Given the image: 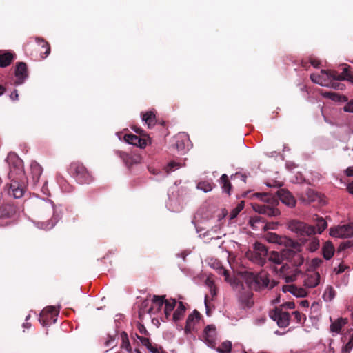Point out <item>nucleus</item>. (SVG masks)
<instances>
[{"label":"nucleus","mask_w":353,"mask_h":353,"mask_svg":"<svg viewBox=\"0 0 353 353\" xmlns=\"http://www.w3.org/2000/svg\"><path fill=\"white\" fill-rule=\"evenodd\" d=\"M279 307H282L283 310V308L294 309L295 307V303L292 301H288L283 303Z\"/></svg>","instance_id":"nucleus-52"},{"label":"nucleus","mask_w":353,"mask_h":353,"mask_svg":"<svg viewBox=\"0 0 353 353\" xmlns=\"http://www.w3.org/2000/svg\"><path fill=\"white\" fill-rule=\"evenodd\" d=\"M347 268V267L346 265H343V264H340V265H339V267H338V269L335 268V269H334V271L336 272V273L337 274H341V273H343V272L345 270V269H346Z\"/></svg>","instance_id":"nucleus-57"},{"label":"nucleus","mask_w":353,"mask_h":353,"mask_svg":"<svg viewBox=\"0 0 353 353\" xmlns=\"http://www.w3.org/2000/svg\"><path fill=\"white\" fill-rule=\"evenodd\" d=\"M347 323L346 319L339 318L330 325V331L336 334L339 333L342 327Z\"/></svg>","instance_id":"nucleus-26"},{"label":"nucleus","mask_w":353,"mask_h":353,"mask_svg":"<svg viewBox=\"0 0 353 353\" xmlns=\"http://www.w3.org/2000/svg\"><path fill=\"white\" fill-rule=\"evenodd\" d=\"M328 74L332 76L334 79L338 81L348 80L353 82V74L350 72V66L349 65H346L341 74L337 72H329Z\"/></svg>","instance_id":"nucleus-17"},{"label":"nucleus","mask_w":353,"mask_h":353,"mask_svg":"<svg viewBox=\"0 0 353 353\" xmlns=\"http://www.w3.org/2000/svg\"><path fill=\"white\" fill-rule=\"evenodd\" d=\"M13 58V54L10 52L0 54V67L5 68L8 66L12 63Z\"/></svg>","instance_id":"nucleus-29"},{"label":"nucleus","mask_w":353,"mask_h":353,"mask_svg":"<svg viewBox=\"0 0 353 353\" xmlns=\"http://www.w3.org/2000/svg\"><path fill=\"white\" fill-rule=\"evenodd\" d=\"M149 139L150 138L148 135L144 137L137 136L133 134H125L124 135V140L127 143L141 148H144L147 145Z\"/></svg>","instance_id":"nucleus-12"},{"label":"nucleus","mask_w":353,"mask_h":353,"mask_svg":"<svg viewBox=\"0 0 353 353\" xmlns=\"http://www.w3.org/2000/svg\"><path fill=\"white\" fill-rule=\"evenodd\" d=\"M197 188L205 192H210L213 188V183L208 181H200L197 184Z\"/></svg>","instance_id":"nucleus-35"},{"label":"nucleus","mask_w":353,"mask_h":353,"mask_svg":"<svg viewBox=\"0 0 353 353\" xmlns=\"http://www.w3.org/2000/svg\"><path fill=\"white\" fill-rule=\"evenodd\" d=\"M319 245V241L314 240V241H312L310 243V247H309V249L310 251L312 252H314L316 250H317L318 247Z\"/></svg>","instance_id":"nucleus-53"},{"label":"nucleus","mask_w":353,"mask_h":353,"mask_svg":"<svg viewBox=\"0 0 353 353\" xmlns=\"http://www.w3.org/2000/svg\"><path fill=\"white\" fill-rule=\"evenodd\" d=\"M292 315H294V320L297 323H303L306 319L305 316L298 311L292 312Z\"/></svg>","instance_id":"nucleus-40"},{"label":"nucleus","mask_w":353,"mask_h":353,"mask_svg":"<svg viewBox=\"0 0 353 353\" xmlns=\"http://www.w3.org/2000/svg\"><path fill=\"white\" fill-rule=\"evenodd\" d=\"M148 349L152 352V353H160L159 349L156 346H153L152 344L150 346L148 347Z\"/></svg>","instance_id":"nucleus-61"},{"label":"nucleus","mask_w":353,"mask_h":353,"mask_svg":"<svg viewBox=\"0 0 353 353\" xmlns=\"http://www.w3.org/2000/svg\"><path fill=\"white\" fill-rule=\"evenodd\" d=\"M264 237L269 243L283 245L286 248H292L297 250L301 248V245L298 242L285 236H279L274 232H268Z\"/></svg>","instance_id":"nucleus-6"},{"label":"nucleus","mask_w":353,"mask_h":353,"mask_svg":"<svg viewBox=\"0 0 353 353\" xmlns=\"http://www.w3.org/2000/svg\"><path fill=\"white\" fill-rule=\"evenodd\" d=\"M205 284L209 288V289L211 288V287L212 286H216L214 283V281L211 280L210 278H208L205 280Z\"/></svg>","instance_id":"nucleus-62"},{"label":"nucleus","mask_w":353,"mask_h":353,"mask_svg":"<svg viewBox=\"0 0 353 353\" xmlns=\"http://www.w3.org/2000/svg\"><path fill=\"white\" fill-rule=\"evenodd\" d=\"M268 252V248L265 245L259 242H256L254 244V250L251 252L250 259L254 263L261 266H263L266 263Z\"/></svg>","instance_id":"nucleus-8"},{"label":"nucleus","mask_w":353,"mask_h":353,"mask_svg":"<svg viewBox=\"0 0 353 353\" xmlns=\"http://www.w3.org/2000/svg\"><path fill=\"white\" fill-rule=\"evenodd\" d=\"M219 274H222L223 276H225V279L226 281H228V278H229L230 274H229V272L227 270H225V269H224L223 268H221L220 270H219Z\"/></svg>","instance_id":"nucleus-56"},{"label":"nucleus","mask_w":353,"mask_h":353,"mask_svg":"<svg viewBox=\"0 0 353 353\" xmlns=\"http://www.w3.org/2000/svg\"><path fill=\"white\" fill-rule=\"evenodd\" d=\"M353 348V334L350 336L347 343L343 347L341 353H350Z\"/></svg>","instance_id":"nucleus-39"},{"label":"nucleus","mask_w":353,"mask_h":353,"mask_svg":"<svg viewBox=\"0 0 353 353\" xmlns=\"http://www.w3.org/2000/svg\"><path fill=\"white\" fill-rule=\"evenodd\" d=\"M320 281V274L317 272H310L304 276V285L312 288L317 286Z\"/></svg>","instance_id":"nucleus-16"},{"label":"nucleus","mask_w":353,"mask_h":353,"mask_svg":"<svg viewBox=\"0 0 353 353\" xmlns=\"http://www.w3.org/2000/svg\"><path fill=\"white\" fill-rule=\"evenodd\" d=\"M16 212V208L12 204L7 203L0 206V219L11 218Z\"/></svg>","instance_id":"nucleus-20"},{"label":"nucleus","mask_w":353,"mask_h":353,"mask_svg":"<svg viewBox=\"0 0 353 353\" xmlns=\"http://www.w3.org/2000/svg\"><path fill=\"white\" fill-rule=\"evenodd\" d=\"M59 314V310L54 306H48L44 308L40 314L39 321L43 325L46 326L50 324V321L53 320L54 323L56 319H53Z\"/></svg>","instance_id":"nucleus-10"},{"label":"nucleus","mask_w":353,"mask_h":353,"mask_svg":"<svg viewBox=\"0 0 353 353\" xmlns=\"http://www.w3.org/2000/svg\"><path fill=\"white\" fill-rule=\"evenodd\" d=\"M253 294L250 291H245L241 293L239 296V301L243 305V306L247 307H250L252 306L254 302L252 300Z\"/></svg>","instance_id":"nucleus-22"},{"label":"nucleus","mask_w":353,"mask_h":353,"mask_svg":"<svg viewBox=\"0 0 353 353\" xmlns=\"http://www.w3.org/2000/svg\"><path fill=\"white\" fill-rule=\"evenodd\" d=\"M301 273V271L299 270L297 268L295 269L294 273L291 275H287L285 276V281L287 283H291L296 280V276Z\"/></svg>","instance_id":"nucleus-44"},{"label":"nucleus","mask_w":353,"mask_h":353,"mask_svg":"<svg viewBox=\"0 0 353 353\" xmlns=\"http://www.w3.org/2000/svg\"><path fill=\"white\" fill-rule=\"evenodd\" d=\"M36 41L41 48L39 50L41 58L45 59L50 53V46L49 43L40 37H37Z\"/></svg>","instance_id":"nucleus-21"},{"label":"nucleus","mask_w":353,"mask_h":353,"mask_svg":"<svg viewBox=\"0 0 353 353\" xmlns=\"http://www.w3.org/2000/svg\"><path fill=\"white\" fill-rule=\"evenodd\" d=\"M10 97L12 100L16 101L19 99V94L17 90H14L13 92H11Z\"/></svg>","instance_id":"nucleus-59"},{"label":"nucleus","mask_w":353,"mask_h":353,"mask_svg":"<svg viewBox=\"0 0 353 353\" xmlns=\"http://www.w3.org/2000/svg\"><path fill=\"white\" fill-rule=\"evenodd\" d=\"M119 157L123 160L128 167L138 164L141 162V157L139 154H132L124 152H118Z\"/></svg>","instance_id":"nucleus-15"},{"label":"nucleus","mask_w":353,"mask_h":353,"mask_svg":"<svg viewBox=\"0 0 353 353\" xmlns=\"http://www.w3.org/2000/svg\"><path fill=\"white\" fill-rule=\"evenodd\" d=\"M344 110L348 112H353V100L347 103L344 107Z\"/></svg>","instance_id":"nucleus-54"},{"label":"nucleus","mask_w":353,"mask_h":353,"mask_svg":"<svg viewBox=\"0 0 353 353\" xmlns=\"http://www.w3.org/2000/svg\"><path fill=\"white\" fill-rule=\"evenodd\" d=\"M265 204L254 203L252 205L253 210L260 214H265L268 216H277L280 215L281 212L277 208L279 201L277 198L272 193H255L253 195Z\"/></svg>","instance_id":"nucleus-1"},{"label":"nucleus","mask_w":353,"mask_h":353,"mask_svg":"<svg viewBox=\"0 0 353 353\" xmlns=\"http://www.w3.org/2000/svg\"><path fill=\"white\" fill-rule=\"evenodd\" d=\"M136 337L137 339H139L140 340V341L141 342V343L145 346L147 348L150 346V345L152 344L150 341V339L148 338H145V337H143V336H139L137 334H136Z\"/></svg>","instance_id":"nucleus-50"},{"label":"nucleus","mask_w":353,"mask_h":353,"mask_svg":"<svg viewBox=\"0 0 353 353\" xmlns=\"http://www.w3.org/2000/svg\"><path fill=\"white\" fill-rule=\"evenodd\" d=\"M180 166H181L180 163L174 162V161H171L168 165L166 172H167V173H169L170 172H172V171L179 168Z\"/></svg>","instance_id":"nucleus-45"},{"label":"nucleus","mask_w":353,"mask_h":353,"mask_svg":"<svg viewBox=\"0 0 353 353\" xmlns=\"http://www.w3.org/2000/svg\"><path fill=\"white\" fill-rule=\"evenodd\" d=\"M216 327L213 325H209L204 329L203 337L205 343L210 347H214L216 345Z\"/></svg>","instance_id":"nucleus-14"},{"label":"nucleus","mask_w":353,"mask_h":353,"mask_svg":"<svg viewBox=\"0 0 353 353\" xmlns=\"http://www.w3.org/2000/svg\"><path fill=\"white\" fill-rule=\"evenodd\" d=\"M174 146L179 152H184L185 150V143L183 140L177 138Z\"/></svg>","instance_id":"nucleus-42"},{"label":"nucleus","mask_w":353,"mask_h":353,"mask_svg":"<svg viewBox=\"0 0 353 353\" xmlns=\"http://www.w3.org/2000/svg\"><path fill=\"white\" fill-rule=\"evenodd\" d=\"M310 63L314 67V68H319L320 65V61L319 60H316L315 59H310Z\"/></svg>","instance_id":"nucleus-60"},{"label":"nucleus","mask_w":353,"mask_h":353,"mask_svg":"<svg viewBox=\"0 0 353 353\" xmlns=\"http://www.w3.org/2000/svg\"><path fill=\"white\" fill-rule=\"evenodd\" d=\"M327 226V222L323 218L316 219V227L307 225L306 223L297 220H292L288 223V228L292 232L303 237L313 235L316 232L321 234L325 230Z\"/></svg>","instance_id":"nucleus-2"},{"label":"nucleus","mask_w":353,"mask_h":353,"mask_svg":"<svg viewBox=\"0 0 353 353\" xmlns=\"http://www.w3.org/2000/svg\"><path fill=\"white\" fill-rule=\"evenodd\" d=\"M310 79L312 82L319 84V85H326L325 83L320 81V74H311Z\"/></svg>","instance_id":"nucleus-49"},{"label":"nucleus","mask_w":353,"mask_h":353,"mask_svg":"<svg viewBox=\"0 0 353 353\" xmlns=\"http://www.w3.org/2000/svg\"><path fill=\"white\" fill-rule=\"evenodd\" d=\"M278 199V201H281L283 204L288 207L292 208L296 205V199L292 194L285 189H280L276 191V194H274Z\"/></svg>","instance_id":"nucleus-11"},{"label":"nucleus","mask_w":353,"mask_h":353,"mask_svg":"<svg viewBox=\"0 0 353 353\" xmlns=\"http://www.w3.org/2000/svg\"><path fill=\"white\" fill-rule=\"evenodd\" d=\"M278 227L277 222H268L262 225L261 228L264 230H276Z\"/></svg>","instance_id":"nucleus-43"},{"label":"nucleus","mask_w":353,"mask_h":353,"mask_svg":"<svg viewBox=\"0 0 353 353\" xmlns=\"http://www.w3.org/2000/svg\"><path fill=\"white\" fill-rule=\"evenodd\" d=\"M336 296V291L331 285H327L323 294V299L325 301L330 302L334 299Z\"/></svg>","instance_id":"nucleus-33"},{"label":"nucleus","mask_w":353,"mask_h":353,"mask_svg":"<svg viewBox=\"0 0 353 353\" xmlns=\"http://www.w3.org/2000/svg\"><path fill=\"white\" fill-rule=\"evenodd\" d=\"M347 189L350 194H353V181L348 183Z\"/></svg>","instance_id":"nucleus-64"},{"label":"nucleus","mask_w":353,"mask_h":353,"mask_svg":"<svg viewBox=\"0 0 353 353\" xmlns=\"http://www.w3.org/2000/svg\"><path fill=\"white\" fill-rule=\"evenodd\" d=\"M176 305V301L174 299H167L165 303L164 314L165 317L168 320L169 319L172 312L174 310Z\"/></svg>","instance_id":"nucleus-27"},{"label":"nucleus","mask_w":353,"mask_h":353,"mask_svg":"<svg viewBox=\"0 0 353 353\" xmlns=\"http://www.w3.org/2000/svg\"><path fill=\"white\" fill-rule=\"evenodd\" d=\"M232 349V343L229 341H223L217 348L219 353H230Z\"/></svg>","instance_id":"nucleus-36"},{"label":"nucleus","mask_w":353,"mask_h":353,"mask_svg":"<svg viewBox=\"0 0 353 353\" xmlns=\"http://www.w3.org/2000/svg\"><path fill=\"white\" fill-rule=\"evenodd\" d=\"M334 81H336V79H331L330 81V85L329 87L333 88L335 90H343L345 87V85L339 83V82H335Z\"/></svg>","instance_id":"nucleus-48"},{"label":"nucleus","mask_w":353,"mask_h":353,"mask_svg":"<svg viewBox=\"0 0 353 353\" xmlns=\"http://www.w3.org/2000/svg\"><path fill=\"white\" fill-rule=\"evenodd\" d=\"M186 308L184 305V303L181 301L179 303L178 307L176 310L174 311L173 316H172V321L174 323H176L177 321L181 320L185 313Z\"/></svg>","instance_id":"nucleus-25"},{"label":"nucleus","mask_w":353,"mask_h":353,"mask_svg":"<svg viewBox=\"0 0 353 353\" xmlns=\"http://www.w3.org/2000/svg\"><path fill=\"white\" fill-rule=\"evenodd\" d=\"M324 96L335 101H339L341 99V96L339 94L332 92H325Z\"/></svg>","instance_id":"nucleus-47"},{"label":"nucleus","mask_w":353,"mask_h":353,"mask_svg":"<svg viewBox=\"0 0 353 353\" xmlns=\"http://www.w3.org/2000/svg\"><path fill=\"white\" fill-rule=\"evenodd\" d=\"M268 260L276 264H281L284 260H286L294 267H299L303 263L304 259L301 254V248L297 250L292 248H287L281 251L271 252L268 256Z\"/></svg>","instance_id":"nucleus-3"},{"label":"nucleus","mask_w":353,"mask_h":353,"mask_svg":"<svg viewBox=\"0 0 353 353\" xmlns=\"http://www.w3.org/2000/svg\"><path fill=\"white\" fill-rule=\"evenodd\" d=\"M68 172L79 184H90L94 181L92 173L79 161L72 162Z\"/></svg>","instance_id":"nucleus-5"},{"label":"nucleus","mask_w":353,"mask_h":353,"mask_svg":"<svg viewBox=\"0 0 353 353\" xmlns=\"http://www.w3.org/2000/svg\"><path fill=\"white\" fill-rule=\"evenodd\" d=\"M322 253L324 259H330L334 253V247L330 241H327L324 243L322 248Z\"/></svg>","instance_id":"nucleus-23"},{"label":"nucleus","mask_w":353,"mask_h":353,"mask_svg":"<svg viewBox=\"0 0 353 353\" xmlns=\"http://www.w3.org/2000/svg\"><path fill=\"white\" fill-rule=\"evenodd\" d=\"M330 234L333 237L349 238L353 236V223L339 225L330 229Z\"/></svg>","instance_id":"nucleus-9"},{"label":"nucleus","mask_w":353,"mask_h":353,"mask_svg":"<svg viewBox=\"0 0 353 353\" xmlns=\"http://www.w3.org/2000/svg\"><path fill=\"white\" fill-rule=\"evenodd\" d=\"M353 246V241H347L345 242H343L340 244V245L338 248L337 252H342L345 250L347 248H350Z\"/></svg>","instance_id":"nucleus-41"},{"label":"nucleus","mask_w":353,"mask_h":353,"mask_svg":"<svg viewBox=\"0 0 353 353\" xmlns=\"http://www.w3.org/2000/svg\"><path fill=\"white\" fill-rule=\"evenodd\" d=\"M269 316L274 321L276 322L277 325L281 328H285L290 324V314L284 311L282 307H276L274 310H270Z\"/></svg>","instance_id":"nucleus-7"},{"label":"nucleus","mask_w":353,"mask_h":353,"mask_svg":"<svg viewBox=\"0 0 353 353\" xmlns=\"http://www.w3.org/2000/svg\"><path fill=\"white\" fill-rule=\"evenodd\" d=\"M306 194L307 196V200L310 202L314 201L317 196V194L314 190L310 188L307 190Z\"/></svg>","instance_id":"nucleus-46"},{"label":"nucleus","mask_w":353,"mask_h":353,"mask_svg":"<svg viewBox=\"0 0 353 353\" xmlns=\"http://www.w3.org/2000/svg\"><path fill=\"white\" fill-rule=\"evenodd\" d=\"M166 300L167 299H165V295H154L152 296V304L157 307V312L161 310L162 306L165 305Z\"/></svg>","instance_id":"nucleus-32"},{"label":"nucleus","mask_w":353,"mask_h":353,"mask_svg":"<svg viewBox=\"0 0 353 353\" xmlns=\"http://www.w3.org/2000/svg\"><path fill=\"white\" fill-rule=\"evenodd\" d=\"M250 225L252 228H258L257 224L262 223L263 225L264 223V219L263 217L260 216H254L250 219Z\"/></svg>","instance_id":"nucleus-38"},{"label":"nucleus","mask_w":353,"mask_h":353,"mask_svg":"<svg viewBox=\"0 0 353 353\" xmlns=\"http://www.w3.org/2000/svg\"><path fill=\"white\" fill-rule=\"evenodd\" d=\"M244 208V201H241L240 203H239L236 208H234L230 214V219H233L236 218L239 212L243 209Z\"/></svg>","instance_id":"nucleus-37"},{"label":"nucleus","mask_w":353,"mask_h":353,"mask_svg":"<svg viewBox=\"0 0 353 353\" xmlns=\"http://www.w3.org/2000/svg\"><path fill=\"white\" fill-rule=\"evenodd\" d=\"M138 329L141 334L144 335L149 334V332H148V330H146L145 327L143 325L139 323L138 325Z\"/></svg>","instance_id":"nucleus-55"},{"label":"nucleus","mask_w":353,"mask_h":353,"mask_svg":"<svg viewBox=\"0 0 353 353\" xmlns=\"http://www.w3.org/2000/svg\"><path fill=\"white\" fill-rule=\"evenodd\" d=\"M323 263V260L319 258H314L311 261V266L314 268H318Z\"/></svg>","instance_id":"nucleus-51"},{"label":"nucleus","mask_w":353,"mask_h":353,"mask_svg":"<svg viewBox=\"0 0 353 353\" xmlns=\"http://www.w3.org/2000/svg\"><path fill=\"white\" fill-rule=\"evenodd\" d=\"M15 77L17 80L14 81L15 85L22 84L28 77V67L26 63L19 62L16 65Z\"/></svg>","instance_id":"nucleus-13"},{"label":"nucleus","mask_w":353,"mask_h":353,"mask_svg":"<svg viewBox=\"0 0 353 353\" xmlns=\"http://www.w3.org/2000/svg\"><path fill=\"white\" fill-rule=\"evenodd\" d=\"M142 119L148 125L149 128H152L157 123L156 115L152 111L143 114Z\"/></svg>","instance_id":"nucleus-24"},{"label":"nucleus","mask_w":353,"mask_h":353,"mask_svg":"<svg viewBox=\"0 0 353 353\" xmlns=\"http://www.w3.org/2000/svg\"><path fill=\"white\" fill-rule=\"evenodd\" d=\"M345 174L348 176H353V166L347 168L345 170Z\"/></svg>","instance_id":"nucleus-63"},{"label":"nucleus","mask_w":353,"mask_h":353,"mask_svg":"<svg viewBox=\"0 0 353 353\" xmlns=\"http://www.w3.org/2000/svg\"><path fill=\"white\" fill-rule=\"evenodd\" d=\"M329 72H336L334 70H321L320 74V81L326 85H321V86L329 87L331 79H334L333 77L328 74Z\"/></svg>","instance_id":"nucleus-30"},{"label":"nucleus","mask_w":353,"mask_h":353,"mask_svg":"<svg viewBox=\"0 0 353 353\" xmlns=\"http://www.w3.org/2000/svg\"><path fill=\"white\" fill-rule=\"evenodd\" d=\"M288 288V290L292 294L297 297H305L307 296V292L305 290L301 288H297L294 285H288L283 288V291H285Z\"/></svg>","instance_id":"nucleus-28"},{"label":"nucleus","mask_w":353,"mask_h":353,"mask_svg":"<svg viewBox=\"0 0 353 353\" xmlns=\"http://www.w3.org/2000/svg\"><path fill=\"white\" fill-rule=\"evenodd\" d=\"M200 318L201 314L196 310H194L190 314H189L186 320L185 332H190L193 329L195 323L198 322L200 320Z\"/></svg>","instance_id":"nucleus-18"},{"label":"nucleus","mask_w":353,"mask_h":353,"mask_svg":"<svg viewBox=\"0 0 353 353\" xmlns=\"http://www.w3.org/2000/svg\"><path fill=\"white\" fill-rule=\"evenodd\" d=\"M121 338L122 341L121 347L122 349H125L129 353H132V350L129 341L128 334L125 332H122L121 334Z\"/></svg>","instance_id":"nucleus-34"},{"label":"nucleus","mask_w":353,"mask_h":353,"mask_svg":"<svg viewBox=\"0 0 353 353\" xmlns=\"http://www.w3.org/2000/svg\"><path fill=\"white\" fill-rule=\"evenodd\" d=\"M220 183L222 185V189L223 192H226L228 194H230V190L232 189V184L229 180V178L227 174H223L220 178Z\"/></svg>","instance_id":"nucleus-31"},{"label":"nucleus","mask_w":353,"mask_h":353,"mask_svg":"<svg viewBox=\"0 0 353 353\" xmlns=\"http://www.w3.org/2000/svg\"><path fill=\"white\" fill-rule=\"evenodd\" d=\"M245 279L248 287L256 291H260L265 288L272 289L277 284L275 281H272L270 283L268 274L263 270L257 274L247 272L245 274Z\"/></svg>","instance_id":"nucleus-4"},{"label":"nucleus","mask_w":353,"mask_h":353,"mask_svg":"<svg viewBox=\"0 0 353 353\" xmlns=\"http://www.w3.org/2000/svg\"><path fill=\"white\" fill-rule=\"evenodd\" d=\"M8 193L16 199L22 197L24 194V188L16 181H12L10 184Z\"/></svg>","instance_id":"nucleus-19"},{"label":"nucleus","mask_w":353,"mask_h":353,"mask_svg":"<svg viewBox=\"0 0 353 353\" xmlns=\"http://www.w3.org/2000/svg\"><path fill=\"white\" fill-rule=\"evenodd\" d=\"M210 290V294L211 296V299L212 300L216 296V287L212 286Z\"/></svg>","instance_id":"nucleus-58"}]
</instances>
